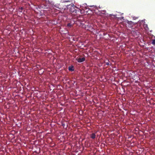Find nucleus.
Here are the masks:
<instances>
[{
    "instance_id": "10",
    "label": "nucleus",
    "mask_w": 155,
    "mask_h": 155,
    "mask_svg": "<svg viewBox=\"0 0 155 155\" xmlns=\"http://www.w3.org/2000/svg\"><path fill=\"white\" fill-rule=\"evenodd\" d=\"M133 19H134V20H135L138 17H133Z\"/></svg>"
},
{
    "instance_id": "13",
    "label": "nucleus",
    "mask_w": 155,
    "mask_h": 155,
    "mask_svg": "<svg viewBox=\"0 0 155 155\" xmlns=\"http://www.w3.org/2000/svg\"><path fill=\"white\" fill-rule=\"evenodd\" d=\"M62 126L64 127L65 126V124H64L62 123Z\"/></svg>"
},
{
    "instance_id": "4",
    "label": "nucleus",
    "mask_w": 155,
    "mask_h": 155,
    "mask_svg": "<svg viewBox=\"0 0 155 155\" xmlns=\"http://www.w3.org/2000/svg\"><path fill=\"white\" fill-rule=\"evenodd\" d=\"M68 70L69 71H73L74 69V67L73 66H70L68 67Z\"/></svg>"
},
{
    "instance_id": "6",
    "label": "nucleus",
    "mask_w": 155,
    "mask_h": 155,
    "mask_svg": "<svg viewBox=\"0 0 155 155\" xmlns=\"http://www.w3.org/2000/svg\"><path fill=\"white\" fill-rule=\"evenodd\" d=\"M127 23L130 25V26H131L132 25H133V22L132 21H127Z\"/></svg>"
},
{
    "instance_id": "7",
    "label": "nucleus",
    "mask_w": 155,
    "mask_h": 155,
    "mask_svg": "<svg viewBox=\"0 0 155 155\" xmlns=\"http://www.w3.org/2000/svg\"><path fill=\"white\" fill-rule=\"evenodd\" d=\"M73 26V25L70 23H69L67 24V27L68 28H71Z\"/></svg>"
},
{
    "instance_id": "12",
    "label": "nucleus",
    "mask_w": 155,
    "mask_h": 155,
    "mask_svg": "<svg viewBox=\"0 0 155 155\" xmlns=\"http://www.w3.org/2000/svg\"><path fill=\"white\" fill-rule=\"evenodd\" d=\"M145 27L146 28H147V27H147V25H145Z\"/></svg>"
},
{
    "instance_id": "8",
    "label": "nucleus",
    "mask_w": 155,
    "mask_h": 155,
    "mask_svg": "<svg viewBox=\"0 0 155 155\" xmlns=\"http://www.w3.org/2000/svg\"><path fill=\"white\" fill-rule=\"evenodd\" d=\"M24 8L23 7H21L19 8V11L20 12H22V10Z\"/></svg>"
},
{
    "instance_id": "3",
    "label": "nucleus",
    "mask_w": 155,
    "mask_h": 155,
    "mask_svg": "<svg viewBox=\"0 0 155 155\" xmlns=\"http://www.w3.org/2000/svg\"><path fill=\"white\" fill-rule=\"evenodd\" d=\"M71 6V7L69 9L70 11L72 12H76V10L75 9L74 7V5L73 4V5H72Z\"/></svg>"
},
{
    "instance_id": "14",
    "label": "nucleus",
    "mask_w": 155,
    "mask_h": 155,
    "mask_svg": "<svg viewBox=\"0 0 155 155\" xmlns=\"http://www.w3.org/2000/svg\"><path fill=\"white\" fill-rule=\"evenodd\" d=\"M55 7H56L55 6ZM58 8H59V9H60V8H59V7H58Z\"/></svg>"
},
{
    "instance_id": "9",
    "label": "nucleus",
    "mask_w": 155,
    "mask_h": 155,
    "mask_svg": "<svg viewBox=\"0 0 155 155\" xmlns=\"http://www.w3.org/2000/svg\"><path fill=\"white\" fill-rule=\"evenodd\" d=\"M152 43L153 45H155V39L152 40Z\"/></svg>"
},
{
    "instance_id": "2",
    "label": "nucleus",
    "mask_w": 155,
    "mask_h": 155,
    "mask_svg": "<svg viewBox=\"0 0 155 155\" xmlns=\"http://www.w3.org/2000/svg\"><path fill=\"white\" fill-rule=\"evenodd\" d=\"M76 60L78 61V62L81 63L85 61V58L84 57L83 58H76Z\"/></svg>"
},
{
    "instance_id": "5",
    "label": "nucleus",
    "mask_w": 155,
    "mask_h": 155,
    "mask_svg": "<svg viewBox=\"0 0 155 155\" xmlns=\"http://www.w3.org/2000/svg\"><path fill=\"white\" fill-rule=\"evenodd\" d=\"M96 135L95 134L93 133L91 135V137L93 139H94L95 138Z\"/></svg>"
},
{
    "instance_id": "1",
    "label": "nucleus",
    "mask_w": 155,
    "mask_h": 155,
    "mask_svg": "<svg viewBox=\"0 0 155 155\" xmlns=\"http://www.w3.org/2000/svg\"><path fill=\"white\" fill-rule=\"evenodd\" d=\"M132 34L134 36H138L140 35L139 32L137 30H132L131 32Z\"/></svg>"
},
{
    "instance_id": "11",
    "label": "nucleus",
    "mask_w": 155,
    "mask_h": 155,
    "mask_svg": "<svg viewBox=\"0 0 155 155\" xmlns=\"http://www.w3.org/2000/svg\"><path fill=\"white\" fill-rule=\"evenodd\" d=\"M106 64L107 65H109V62H106Z\"/></svg>"
}]
</instances>
